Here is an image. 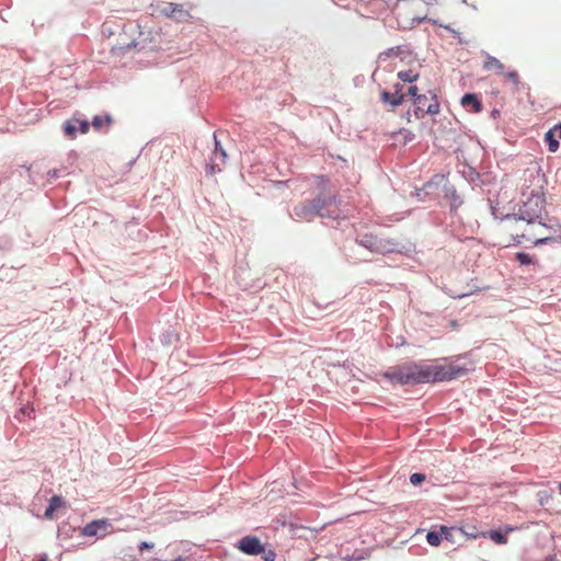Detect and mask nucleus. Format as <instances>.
Segmentation results:
<instances>
[{"label":"nucleus","instance_id":"a878e982","mask_svg":"<svg viewBox=\"0 0 561 561\" xmlns=\"http://www.w3.org/2000/svg\"><path fill=\"white\" fill-rule=\"evenodd\" d=\"M507 221L510 224L508 231L512 234V229H517L518 233H520L525 227V225H518L516 226L515 220L513 219V215L507 216Z\"/></svg>","mask_w":561,"mask_h":561},{"label":"nucleus","instance_id":"f03ea898","mask_svg":"<svg viewBox=\"0 0 561 561\" xmlns=\"http://www.w3.org/2000/svg\"><path fill=\"white\" fill-rule=\"evenodd\" d=\"M313 186L318 192V197L311 199L313 207L319 210L318 216L330 217L335 213L336 198L329 192V180L322 175L314 176Z\"/></svg>","mask_w":561,"mask_h":561},{"label":"nucleus","instance_id":"a211bd4d","mask_svg":"<svg viewBox=\"0 0 561 561\" xmlns=\"http://www.w3.org/2000/svg\"><path fill=\"white\" fill-rule=\"evenodd\" d=\"M443 534L442 529L439 531H428L426 535L427 542L433 547H438L442 542Z\"/></svg>","mask_w":561,"mask_h":561},{"label":"nucleus","instance_id":"7c9ffc66","mask_svg":"<svg viewBox=\"0 0 561 561\" xmlns=\"http://www.w3.org/2000/svg\"><path fill=\"white\" fill-rule=\"evenodd\" d=\"M504 530H505L506 534H508V533H513L515 530V528L512 527V526H505Z\"/></svg>","mask_w":561,"mask_h":561},{"label":"nucleus","instance_id":"1a4fd4ad","mask_svg":"<svg viewBox=\"0 0 561 561\" xmlns=\"http://www.w3.org/2000/svg\"><path fill=\"white\" fill-rule=\"evenodd\" d=\"M319 210H317L311 201H305L296 205L293 209V216L298 220L311 221L316 216H318Z\"/></svg>","mask_w":561,"mask_h":561},{"label":"nucleus","instance_id":"4be33fe9","mask_svg":"<svg viewBox=\"0 0 561 561\" xmlns=\"http://www.w3.org/2000/svg\"><path fill=\"white\" fill-rule=\"evenodd\" d=\"M516 260L522 264V265H528V264H531L533 263V257L527 254V253H524V252H519L516 254Z\"/></svg>","mask_w":561,"mask_h":561},{"label":"nucleus","instance_id":"c85d7f7f","mask_svg":"<svg viewBox=\"0 0 561 561\" xmlns=\"http://www.w3.org/2000/svg\"><path fill=\"white\" fill-rule=\"evenodd\" d=\"M425 19H426V12H425V13H423L422 15H415V16H413V20H414V21H417L419 23H420V22H422V21H424Z\"/></svg>","mask_w":561,"mask_h":561},{"label":"nucleus","instance_id":"423d86ee","mask_svg":"<svg viewBox=\"0 0 561 561\" xmlns=\"http://www.w3.org/2000/svg\"><path fill=\"white\" fill-rule=\"evenodd\" d=\"M215 140V149L213 151L211 157L209 158V162L207 164V173L214 175L216 173L221 172L222 167L226 164L227 153L224 148L220 146L219 141L214 136Z\"/></svg>","mask_w":561,"mask_h":561},{"label":"nucleus","instance_id":"473e14b6","mask_svg":"<svg viewBox=\"0 0 561 561\" xmlns=\"http://www.w3.org/2000/svg\"><path fill=\"white\" fill-rule=\"evenodd\" d=\"M41 561H47V557H43Z\"/></svg>","mask_w":561,"mask_h":561},{"label":"nucleus","instance_id":"f8f14e48","mask_svg":"<svg viewBox=\"0 0 561 561\" xmlns=\"http://www.w3.org/2000/svg\"><path fill=\"white\" fill-rule=\"evenodd\" d=\"M114 119L110 114L95 115L90 124V127L95 131H107L113 125Z\"/></svg>","mask_w":561,"mask_h":561},{"label":"nucleus","instance_id":"4468645a","mask_svg":"<svg viewBox=\"0 0 561 561\" xmlns=\"http://www.w3.org/2000/svg\"><path fill=\"white\" fill-rule=\"evenodd\" d=\"M461 104L463 106H470L472 108V112L479 113L482 110V104L477 98V95L468 93L465 94L461 99Z\"/></svg>","mask_w":561,"mask_h":561},{"label":"nucleus","instance_id":"f257e3e1","mask_svg":"<svg viewBox=\"0 0 561 561\" xmlns=\"http://www.w3.org/2000/svg\"><path fill=\"white\" fill-rule=\"evenodd\" d=\"M471 366L453 360L445 364L427 365L423 363H407L390 367L385 377L393 383L414 385L426 382L450 381L466 376Z\"/></svg>","mask_w":561,"mask_h":561},{"label":"nucleus","instance_id":"aec40b11","mask_svg":"<svg viewBox=\"0 0 561 561\" xmlns=\"http://www.w3.org/2000/svg\"><path fill=\"white\" fill-rule=\"evenodd\" d=\"M458 531H460L466 537L471 538V539H477L479 537H486L485 533H478V531H476V527L460 528V529H458Z\"/></svg>","mask_w":561,"mask_h":561},{"label":"nucleus","instance_id":"9d476101","mask_svg":"<svg viewBox=\"0 0 561 561\" xmlns=\"http://www.w3.org/2000/svg\"><path fill=\"white\" fill-rule=\"evenodd\" d=\"M238 548L249 556H259L263 551V545L261 540L254 536L243 537L239 541Z\"/></svg>","mask_w":561,"mask_h":561},{"label":"nucleus","instance_id":"412c9836","mask_svg":"<svg viewBox=\"0 0 561 561\" xmlns=\"http://www.w3.org/2000/svg\"><path fill=\"white\" fill-rule=\"evenodd\" d=\"M360 244H363L364 247H366L367 249H370V250H375L376 247H377V240L376 238L374 237H369V236H365L362 240H360Z\"/></svg>","mask_w":561,"mask_h":561},{"label":"nucleus","instance_id":"f3484780","mask_svg":"<svg viewBox=\"0 0 561 561\" xmlns=\"http://www.w3.org/2000/svg\"><path fill=\"white\" fill-rule=\"evenodd\" d=\"M485 534L496 545H506L508 541L507 537L499 530H490Z\"/></svg>","mask_w":561,"mask_h":561},{"label":"nucleus","instance_id":"6ab92c4d","mask_svg":"<svg viewBox=\"0 0 561 561\" xmlns=\"http://www.w3.org/2000/svg\"><path fill=\"white\" fill-rule=\"evenodd\" d=\"M398 78L403 82L412 83L417 80L419 73L414 72L413 70L399 71Z\"/></svg>","mask_w":561,"mask_h":561},{"label":"nucleus","instance_id":"0eeeda50","mask_svg":"<svg viewBox=\"0 0 561 561\" xmlns=\"http://www.w3.org/2000/svg\"><path fill=\"white\" fill-rule=\"evenodd\" d=\"M414 114L417 118L423 117L425 114H437L439 112V103L435 96L427 104V96L425 94L417 95L414 99Z\"/></svg>","mask_w":561,"mask_h":561},{"label":"nucleus","instance_id":"b1692460","mask_svg":"<svg viewBox=\"0 0 561 561\" xmlns=\"http://www.w3.org/2000/svg\"><path fill=\"white\" fill-rule=\"evenodd\" d=\"M261 556L264 561H275L276 553L272 549H265L263 546V551L261 552Z\"/></svg>","mask_w":561,"mask_h":561},{"label":"nucleus","instance_id":"393cba45","mask_svg":"<svg viewBox=\"0 0 561 561\" xmlns=\"http://www.w3.org/2000/svg\"><path fill=\"white\" fill-rule=\"evenodd\" d=\"M504 76L517 88L519 84V76L515 70L505 72Z\"/></svg>","mask_w":561,"mask_h":561},{"label":"nucleus","instance_id":"39448f33","mask_svg":"<svg viewBox=\"0 0 561 561\" xmlns=\"http://www.w3.org/2000/svg\"><path fill=\"white\" fill-rule=\"evenodd\" d=\"M62 129L68 138L73 139L77 136V131L88 134L90 130V123L84 118L73 115L64 123Z\"/></svg>","mask_w":561,"mask_h":561},{"label":"nucleus","instance_id":"5701e85b","mask_svg":"<svg viewBox=\"0 0 561 561\" xmlns=\"http://www.w3.org/2000/svg\"><path fill=\"white\" fill-rule=\"evenodd\" d=\"M455 530H456L455 528L442 526L443 538H445L446 540H448L450 542H455V538H454Z\"/></svg>","mask_w":561,"mask_h":561},{"label":"nucleus","instance_id":"20e7f679","mask_svg":"<svg viewBox=\"0 0 561 561\" xmlns=\"http://www.w3.org/2000/svg\"><path fill=\"white\" fill-rule=\"evenodd\" d=\"M523 225H525V227L520 233H518L517 229H512V237L517 243L528 241L534 244H539L546 241V238L539 237V234L536 232L537 228L542 227L540 220L530 222H528V220H525Z\"/></svg>","mask_w":561,"mask_h":561},{"label":"nucleus","instance_id":"6e6552de","mask_svg":"<svg viewBox=\"0 0 561 561\" xmlns=\"http://www.w3.org/2000/svg\"><path fill=\"white\" fill-rule=\"evenodd\" d=\"M112 529V525L107 519H95L87 524L81 534L87 537H105Z\"/></svg>","mask_w":561,"mask_h":561},{"label":"nucleus","instance_id":"2f4dec72","mask_svg":"<svg viewBox=\"0 0 561 561\" xmlns=\"http://www.w3.org/2000/svg\"><path fill=\"white\" fill-rule=\"evenodd\" d=\"M131 46H134V43H133V42H131V43H129V44H127V48H130Z\"/></svg>","mask_w":561,"mask_h":561},{"label":"nucleus","instance_id":"cd10ccee","mask_svg":"<svg viewBox=\"0 0 561 561\" xmlns=\"http://www.w3.org/2000/svg\"><path fill=\"white\" fill-rule=\"evenodd\" d=\"M419 89L416 85H411L409 89H408V94L413 96V99H415L417 95H420L417 93Z\"/></svg>","mask_w":561,"mask_h":561},{"label":"nucleus","instance_id":"9b49d317","mask_svg":"<svg viewBox=\"0 0 561 561\" xmlns=\"http://www.w3.org/2000/svg\"><path fill=\"white\" fill-rule=\"evenodd\" d=\"M557 138L561 139V122L550 128L545 135V141L548 144L550 152H556L560 147Z\"/></svg>","mask_w":561,"mask_h":561},{"label":"nucleus","instance_id":"ddd939ff","mask_svg":"<svg viewBox=\"0 0 561 561\" xmlns=\"http://www.w3.org/2000/svg\"><path fill=\"white\" fill-rule=\"evenodd\" d=\"M380 100L383 103H389L392 107H396L400 105L404 100V94L400 92L399 88L397 87L396 91L393 93L383 91L380 94Z\"/></svg>","mask_w":561,"mask_h":561},{"label":"nucleus","instance_id":"7ed1b4c3","mask_svg":"<svg viewBox=\"0 0 561 561\" xmlns=\"http://www.w3.org/2000/svg\"><path fill=\"white\" fill-rule=\"evenodd\" d=\"M545 204V195L541 192H531L530 196L519 206L518 214L513 215L516 226L524 224L525 220L528 222L540 220Z\"/></svg>","mask_w":561,"mask_h":561},{"label":"nucleus","instance_id":"dca6fc26","mask_svg":"<svg viewBox=\"0 0 561 561\" xmlns=\"http://www.w3.org/2000/svg\"><path fill=\"white\" fill-rule=\"evenodd\" d=\"M484 68L486 70H497L499 72H503L504 71V65L499 60L496 59L495 57H492V56H488L485 61H484Z\"/></svg>","mask_w":561,"mask_h":561},{"label":"nucleus","instance_id":"2eb2a0df","mask_svg":"<svg viewBox=\"0 0 561 561\" xmlns=\"http://www.w3.org/2000/svg\"><path fill=\"white\" fill-rule=\"evenodd\" d=\"M62 505H64L62 499L60 496H58V495H54L49 500V505H48V507L45 511V517L53 518L54 512L56 510H58L59 507H61Z\"/></svg>","mask_w":561,"mask_h":561},{"label":"nucleus","instance_id":"c756f323","mask_svg":"<svg viewBox=\"0 0 561 561\" xmlns=\"http://www.w3.org/2000/svg\"><path fill=\"white\" fill-rule=\"evenodd\" d=\"M153 546L152 545H149L148 542H141L139 549L140 550H144V549H148V548H152Z\"/></svg>","mask_w":561,"mask_h":561},{"label":"nucleus","instance_id":"bb28decb","mask_svg":"<svg viewBox=\"0 0 561 561\" xmlns=\"http://www.w3.org/2000/svg\"><path fill=\"white\" fill-rule=\"evenodd\" d=\"M425 480V476L423 473H412L410 476V482L413 484V485H417L420 484L421 482H423Z\"/></svg>","mask_w":561,"mask_h":561}]
</instances>
